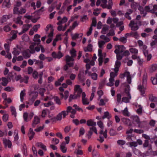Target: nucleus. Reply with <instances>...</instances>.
<instances>
[{
	"instance_id": "42",
	"label": "nucleus",
	"mask_w": 157,
	"mask_h": 157,
	"mask_svg": "<svg viewBox=\"0 0 157 157\" xmlns=\"http://www.w3.org/2000/svg\"><path fill=\"white\" fill-rule=\"evenodd\" d=\"M65 60L66 62H69L70 61H73L74 60L73 57L70 56L69 55H67L66 56Z\"/></svg>"
},
{
	"instance_id": "51",
	"label": "nucleus",
	"mask_w": 157,
	"mask_h": 157,
	"mask_svg": "<svg viewBox=\"0 0 157 157\" xmlns=\"http://www.w3.org/2000/svg\"><path fill=\"white\" fill-rule=\"evenodd\" d=\"M20 53V50H18L17 48H14L13 51L12 52L13 54L15 56L18 55Z\"/></svg>"
},
{
	"instance_id": "35",
	"label": "nucleus",
	"mask_w": 157,
	"mask_h": 157,
	"mask_svg": "<svg viewBox=\"0 0 157 157\" xmlns=\"http://www.w3.org/2000/svg\"><path fill=\"white\" fill-rule=\"evenodd\" d=\"M2 82L1 83L2 85L4 86H6L8 83V79L6 78L2 77Z\"/></svg>"
},
{
	"instance_id": "34",
	"label": "nucleus",
	"mask_w": 157,
	"mask_h": 157,
	"mask_svg": "<svg viewBox=\"0 0 157 157\" xmlns=\"http://www.w3.org/2000/svg\"><path fill=\"white\" fill-rule=\"evenodd\" d=\"M67 18L66 17H64L61 20L59 21L57 24L58 25H62V24L65 23L67 22Z\"/></svg>"
},
{
	"instance_id": "16",
	"label": "nucleus",
	"mask_w": 157,
	"mask_h": 157,
	"mask_svg": "<svg viewBox=\"0 0 157 157\" xmlns=\"http://www.w3.org/2000/svg\"><path fill=\"white\" fill-rule=\"evenodd\" d=\"M52 56L54 58L60 59L63 56V55L60 52H59L57 53L55 52H53L52 53Z\"/></svg>"
},
{
	"instance_id": "53",
	"label": "nucleus",
	"mask_w": 157,
	"mask_h": 157,
	"mask_svg": "<svg viewBox=\"0 0 157 157\" xmlns=\"http://www.w3.org/2000/svg\"><path fill=\"white\" fill-rule=\"evenodd\" d=\"M53 98L56 104L59 105H60L61 104L60 99L57 96L54 97Z\"/></svg>"
},
{
	"instance_id": "5",
	"label": "nucleus",
	"mask_w": 157,
	"mask_h": 157,
	"mask_svg": "<svg viewBox=\"0 0 157 157\" xmlns=\"http://www.w3.org/2000/svg\"><path fill=\"white\" fill-rule=\"evenodd\" d=\"M107 0H101V6L103 9L107 8L108 9H111L112 8L113 3L112 0H109L107 4Z\"/></svg>"
},
{
	"instance_id": "15",
	"label": "nucleus",
	"mask_w": 157,
	"mask_h": 157,
	"mask_svg": "<svg viewBox=\"0 0 157 157\" xmlns=\"http://www.w3.org/2000/svg\"><path fill=\"white\" fill-rule=\"evenodd\" d=\"M144 85H143V86H141L140 85L138 86V89L139 90V91L140 92L141 95L143 96H144V94L145 93V90L146 88L145 87H144Z\"/></svg>"
},
{
	"instance_id": "49",
	"label": "nucleus",
	"mask_w": 157,
	"mask_h": 157,
	"mask_svg": "<svg viewBox=\"0 0 157 157\" xmlns=\"http://www.w3.org/2000/svg\"><path fill=\"white\" fill-rule=\"evenodd\" d=\"M121 99V95L120 94H117V100L118 103H122Z\"/></svg>"
},
{
	"instance_id": "56",
	"label": "nucleus",
	"mask_w": 157,
	"mask_h": 157,
	"mask_svg": "<svg viewBox=\"0 0 157 157\" xmlns=\"http://www.w3.org/2000/svg\"><path fill=\"white\" fill-rule=\"evenodd\" d=\"M147 76L146 74H144L143 76V85H145L147 84Z\"/></svg>"
},
{
	"instance_id": "7",
	"label": "nucleus",
	"mask_w": 157,
	"mask_h": 157,
	"mask_svg": "<svg viewBox=\"0 0 157 157\" xmlns=\"http://www.w3.org/2000/svg\"><path fill=\"white\" fill-rule=\"evenodd\" d=\"M117 74L111 72L110 74V78L109 79V82L106 84V85L109 86H112L114 85V78L117 76Z\"/></svg>"
},
{
	"instance_id": "14",
	"label": "nucleus",
	"mask_w": 157,
	"mask_h": 157,
	"mask_svg": "<svg viewBox=\"0 0 157 157\" xmlns=\"http://www.w3.org/2000/svg\"><path fill=\"white\" fill-rule=\"evenodd\" d=\"M149 141L148 140H145L143 144V147L144 148L148 147L149 149L148 150L151 152L152 151V146L151 145H149Z\"/></svg>"
},
{
	"instance_id": "22",
	"label": "nucleus",
	"mask_w": 157,
	"mask_h": 157,
	"mask_svg": "<svg viewBox=\"0 0 157 157\" xmlns=\"http://www.w3.org/2000/svg\"><path fill=\"white\" fill-rule=\"evenodd\" d=\"M60 149L63 153H65L67 151V148L66 147V144L64 142H62L60 145Z\"/></svg>"
},
{
	"instance_id": "24",
	"label": "nucleus",
	"mask_w": 157,
	"mask_h": 157,
	"mask_svg": "<svg viewBox=\"0 0 157 157\" xmlns=\"http://www.w3.org/2000/svg\"><path fill=\"white\" fill-rule=\"evenodd\" d=\"M36 146L43 149L44 151H46L47 149L46 146L41 142H37L36 144Z\"/></svg>"
},
{
	"instance_id": "41",
	"label": "nucleus",
	"mask_w": 157,
	"mask_h": 157,
	"mask_svg": "<svg viewBox=\"0 0 157 157\" xmlns=\"http://www.w3.org/2000/svg\"><path fill=\"white\" fill-rule=\"evenodd\" d=\"M101 9L97 8L94 10L93 14L95 16H98L100 13Z\"/></svg>"
},
{
	"instance_id": "27",
	"label": "nucleus",
	"mask_w": 157,
	"mask_h": 157,
	"mask_svg": "<svg viewBox=\"0 0 157 157\" xmlns=\"http://www.w3.org/2000/svg\"><path fill=\"white\" fill-rule=\"evenodd\" d=\"M21 18L22 17L21 16L18 17L16 18H14V21L16 23L19 24L20 25H22L23 22L21 20Z\"/></svg>"
},
{
	"instance_id": "39",
	"label": "nucleus",
	"mask_w": 157,
	"mask_h": 157,
	"mask_svg": "<svg viewBox=\"0 0 157 157\" xmlns=\"http://www.w3.org/2000/svg\"><path fill=\"white\" fill-rule=\"evenodd\" d=\"M10 109L12 115L16 117L17 116V112L15 108L13 106H11L10 107Z\"/></svg>"
},
{
	"instance_id": "4",
	"label": "nucleus",
	"mask_w": 157,
	"mask_h": 157,
	"mask_svg": "<svg viewBox=\"0 0 157 157\" xmlns=\"http://www.w3.org/2000/svg\"><path fill=\"white\" fill-rule=\"evenodd\" d=\"M126 88L125 89L124 93L126 94L127 97H123L122 98V102L128 103L129 102L131 98V95L130 91V86L129 85H127Z\"/></svg>"
},
{
	"instance_id": "8",
	"label": "nucleus",
	"mask_w": 157,
	"mask_h": 157,
	"mask_svg": "<svg viewBox=\"0 0 157 157\" xmlns=\"http://www.w3.org/2000/svg\"><path fill=\"white\" fill-rule=\"evenodd\" d=\"M115 50L114 53L117 54V56L121 54L125 49V48L123 45H116L115 46Z\"/></svg>"
},
{
	"instance_id": "59",
	"label": "nucleus",
	"mask_w": 157,
	"mask_h": 157,
	"mask_svg": "<svg viewBox=\"0 0 157 157\" xmlns=\"http://www.w3.org/2000/svg\"><path fill=\"white\" fill-rule=\"evenodd\" d=\"M76 51L74 49H72L70 51V53L71 56L74 58L76 56Z\"/></svg>"
},
{
	"instance_id": "30",
	"label": "nucleus",
	"mask_w": 157,
	"mask_h": 157,
	"mask_svg": "<svg viewBox=\"0 0 157 157\" xmlns=\"http://www.w3.org/2000/svg\"><path fill=\"white\" fill-rule=\"evenodd\" d=\"M34 60L35 62V64L38 65L40 68H42L44 66L42 61L39 60H36L35 59H34Z\"/></svg>"
},
{
	"instance_id": "64",
	"label": "nucleus",
	"mask_w": 157,
	"mask_h": 157,
	"mask_svg": "<svg viewBox=\"0 0 157 157\" xmlns=\"http://www.w3.org/2000/svg\"><path fill=\"white\" fill-rule=\"evenodd\" d=\"M149 99L151 101L155 102L157 100V98L153 95H151L149 96Z\"/></svg>"
},
{
	"instance_id": "54",
	"label": "nucleus",
	"mask_w": 157,
	"mask_h": 157,
	"mask_svg": "<svg viewBox=\"0 0 157 157\" xmlns=\"http://www.w3.org/2000/svg\"><path fill=\"white\" fill-rule=\"evenodd\" d=\"M134 152L136 155L141 156L142 154V153L140 150L136 148H134Z\"/></svg>"
},
{
	"instance_id": "52",
	"label": "nucleus",
	"mask_w": 157,
	"mask_h": 157,
	"mask_svg": "<svg viewBox=\"0 0 157 157\" xmlns=\"http://www.w3.org/2000/svg\"><path fill=\"white\" fill-rule=\"evenodd\" d=\"M100 38L105 40V42H107L110 41V39L108 37L105 36L104 35H102L100 36Z\"/></svg>"
},
{
	"instance_id": "3",
	"label": "nucleus",
	"mask_w": 157,
	"mask_h": 157,
	"mask_svg": "<svg viewBox=\"0 0 157 157\" xmlns=\"http://www.w3.org/2000/svg\"><path fill=\"white\" fill-rule=\"evenodd\" d=\"M141 25V22L140 21H136L135 20H131L129 24V26L131 29L133 31L137 30L139 27Z\"/></svg>"
},
{
	"instance_id": "21",
	"label": "nucleus",
	"mask_w": 157,
	"mask_h": 157,
	"mask_svg": "<svg viewBox=\"0 0 157 157\" xmlns=\"http://www.w3.org/2000/svg\"><path fill=\"white\" fill-rule=\"evenodd\" d=\"M3 143L5 147L7 146L9 148H11L12 146V143L11 141L9 140L4 139L3 140Z\"/></svg>"
},
{
	"instance_id": "60",
	"label": "nucleus",
	"mask_w": 157,
	"mask_h": 157,
	"mask_svg": "<svg viewBox=\"0 0 157 157\" xmlns=\"http://www.w3.org/2000/svg\"><path fill=\"white\" fill-rule=\"evenodd\" d=\"M138 109L137 110V112L138 114H141L142 111V107L140 105H139L137 106Z\"/></svg>"
},
{
	"instance_id": "37",
	"label": "nucleus",
	"mask_w": 157,
	"mask_h": 157,
	"mask_svg": "<svg viewBox=\"0 0 157 157\" xmlns=\"http://www.w3.org/2000/svg\"><path fill=\"white\" fill-rule=\"evenodd\" d=\"M10 4V0H5L2 6V8L8 7Z\"/></svg>"
},
{
	"instance_id": "44",
	"label": "nucleus",
	"mask_w": 157,
	"mask_h": 157,
	"mask_svg": "<svg viewBox=\"0 0 157 157\" xmlns=\"http://www.w3.org/2000/svg\"><path fill=\"white\" fill-rule=\"evenodd\" d=\"M130 52L132 54H137L138 53V50L135 48H131L129 49Z\"/></svg>"
},
{
	"instance_id": "45",
	"label": "nucleus",
	"mask_w": 157,
	"mask_h": 157,
	"mask_svg": "<svg viewBox=\"0 0 157 157\" xmlns=\"http://www.w3.org/2000/svg\"><path fill=\"white\" fill-rule=\"evenodd\" d=\"M43 75V71L40 72L39 75V79L38 80V82L39 84H41L42 83V76Z\"/></svg>"
},
{
	"instance_id": "46",
	"label": "nucleus",
	"mask_w": 157,
	"mask_h": 157,
	"mask_svg": "<svg viewBox=\"0 0 157 157\" xmlns=\"http://www.w3.org/2000/svg\"><path fill=\"white\" fill-rule=\"evenodd\" d=\"M121 112L123 114L124 116H129V113L127 107H126Z\"/></svg>"
},
{
	"instance_id": "63",
	"label": "nucleus",
	"mask_w": 157,
	"mask_h": 157,
	"mask_svg": "<svg viewBox=\"0 0 157 157\" xmlns=\"http://www.w3.org/2000/svg\"><path fill=\"white\" fill-rule=\"evenodd\" d=\"M13 12L14 14H19V10L18 7L15 6L14 8Z\"/></svg>"
},
{
	"instance_id": "20",
	"label": "nucleus",
	"mask_w": 157,
	"mask_h": 157,
	"mask_svg": "<svg viewBox=\"0 0 157 157\" xmlns=\"http://www.w3.org/2000/svg\"><path fill=\"white\" fill-rule=\"evenodd\" d=\"M32 27L31 24H26L23 25L22 28L23 32L25 33L29 29Z\"/></svg>"
},
{
	"instance_id": "43",
	"label": "nucleus",
	"mask_w": 157,
	"mask_h": 157,
	"mask_svg": "<svg viewBox=\"0 0 157 157\" xmlns=\"http://www.w3.org/2000/svg\"><path fill=\"white\" fill-rule=\"evenodd\" d=\"M151 5L147 6H145L144 7V10L145 12H150L151 13H152V12H153V10H152L151 9Z\"/></svg>"
},
{
	"instance_id": "9",
	"label": "nucleus",
	"mask_w": 157,
	"mask_h": 157,
	"mask_svg": "<svg viewBox=\"0 0 157 157\" xmlns=\"http://www.w3.org/2000/svg\"><path fill=\"white\" fill-rule=\"evenodd\" d=\"M82 93V90L79 85H75L74 88V93L76 98H80L81 94Z\"/></svg>"
},
{
	"instance_id": "40",
	"label": "nucleus",
	"mask_w": 157,
	"mask_h": 157,
	"mask_svg": "<svg viewBox=\"0 0 157 157\" xmlns=\"http://www.w3.org/2000/svg\"><path fill=\"white\" fill-rule=\"evenodd\" d=\"M59 115V113L57 115L56 117H51L50 119V121H52V122H53L56 121L57 120L60 121L61 120L62 117H62L63 115L62 114H61V119L60 120H59V118L58 117Z\"/></svg>"
},
{
	"instance_id": "17",
	"label": "nucleus",
	"mask_w": 157,
	"mask_h": 157,
	"mask_svg": "<svg viewBox=\"0 0 157 157\" xmlns=\"http://www.w3.org/2000/svg\"><path fill=\"white\" fill-rule=\"evenodd\" d=\"M11 16L9 15H3L1 19L0 22L2 24H3L7 21L11 17Z\"/></svg>"
},
{
	"instance_id": "32",
	"label": "nucleus",
	"mask_w": 157,
	"mask_h": 157,
	"mask_svg": "<svg viewBox=\"0 0 157 157\" xmlns=\"http://www.w3.org/2000/svg\"><path fill=\"white\" fill-rule=\"evenodd\" d=\"M25 90L24 89L23 90H22L20 94V100L21 102H23V101L24 100V97L25 96L26 93H25Z\"/></svg>"
},
{
	"instance_id": "29",
	"label": "nucleus",
	"mask_w": 157,
	"mask_h": 157,
	"mask_svg": "<svg viewBox=\"0 0 157 157\" xmlns=\"http://www.w3.org/2000/svg\"><path fill=\"white\" fill-rule=\"evenodd\" d=\"M111 117V115L108 112H105L104 113V115L102 117V119H104L106 118L108 120L110 119Z\"/></svg>"
},
{
	"instance_id": "62",
	"label": "nucleus",
	"mask_w": 157,
	"mask_h": 157,
	"mask_svg": "<svg viewBox=\"0 0 157 157\" xmlns=\"http://www.w3.org/2000/svg\"><path fill=\"white\" fill-rule=\"evenodd\" d=\"M97 24V20L96 17H93L92 19V22L91 26H96Z\"/></svg>"
},
{
	"instance_id": "38",
	"label": "nucleus",
	"mask_w": 157,
	"mask_h": 157,
	"mask_svg": "<svg viewBox=\"0 0 157 157\" xmlns=\"http://www.w3.org/2000/svg\"><path fill=\"white\" fill-rule=\"evenodd\" d=\"M138 9L140 10V14L143 15V17H144L146 16L147 14V13L145 12V10H144L142 6H139V8Z\"/></svg>"
},
{
	"instance_id": "50",
	"label": "nucleus",
	"mask_w": 157,
	"mask_h": 157,
	"mask_svg": "<svg viewBox=\"0 0 157 157\" xmlns=\"http://www.w3.org/2000/svg\"><path fill=\"white\" fill-rule=\"evenodd\" d=\"M82 33H76L72 36V39L73 40H75L79 36H80V37H82Z\"/></svg>"
},
{
	"instance_id": "11",
	"label": "nucleus",
	"mask_w": 157,
	"mask_h": 157,
	"mask_svg": "<svg viewBox=\"0 0 157 157\" xmlns=\"http://www.w3.org/2000/svg\"><path fill=\"white\" fill-rule=\"evenodd\" d=\"M29 95L31 100L34 101L37 98L38 93L35 91H31L29 93Z\"/></svg>"
},
{
	"instance_id": "25",
	"label": "nucleus",
	"mask_w": 157,
	"mask_h": 157,
	"mask_svg": "<svg viewBox=\"0 0 157 157\" xmlns=\"http://www.w3.org/2000/svg\"><path fill=\"white\" fill-rule=\"evenodd\" d=\"M98 76L97 74L96 73H89V76H90L92 79L94 80H96L97 79Z\"/></svg>"
},
{
	"instance_id": "19",
	"label": "nucleus",
	"mask_w": 157,
	"mask_h": 157,
	"mask_svg": "<svg viewBox=\"0 0 157 157\" xmlns=\"http://www.w3.org/2000/svg\"><path fill=\"white\" fill-rule=\"evenodd\" d=\"M121 62L117 60L115 63V68L114 69V73H117V72L119 71V68L121 65Z\"/></svg>"
},
{
	"instance_id": "47",
	"label": "nucleus",
	"mask_w": 157,
	"mask_h": 157,
	"mask_svg": "<svg viewBox=\"0 0 157 157\" xmlns=\"http://www.w3.org/2000/svg\"><path fill=\"white\" fill-rule=\"evenodd\" d=\"M109 134L111 136H114L118 134L117 132L114 129L111 128L109 131Z\"/></svg>"
},
{
	"instance_id": "12",
	"label": "nucleus",
	"mask_w": 157,
	"mask_h": 157,
	"mask_svg": "<svg viewBox=\"0 0 157 157\" xmlns=\"http://www.w3.org/2000/svg\"><path fill=\"white\" fill-rule=\"evenodd\" d=\"M130 55V53L128 50H126L123 53L117 56V60H121L124 56H128Z\"/></svg>"
},
{
	"instance_id": "10",
	"label": "nucleus",
	"mask_w": 157,
	"mask_h": 157,
	"mask_svg": "<svg viewBox=\"0 0 157 157\" xmlns=\"http://www.w3.org/2000/svg\"><path fill=\"white\" fill-rule=\"evenodd\" d=\"M30 51V49L29 48V49H26L22 52V55L25 58H29L31 56V54H33L31 53Z\"/></svg>"
},
{
	"instance_id": "55",
	"label": "nucleus",
	"mask_w": 157,
	"mask_h": 157,
	"mask_svg": "<svg viewBox=\"0 0 157 157\" xmlns=\"http://www.w3.org/2000/svg\"><path fill=\"white\" fill-rule=\"evenodd\" d=\"M105 42L104 41L99 40L98 41V44L99 48H102L103 46L105 44Z\"/></svg>"
},
{
	"instance_id": "1",
	"label": "nucleus",
	"mask_w": 157,
	"mask_h": 157,
	"mask_svg": "<svg viewBox=\"0 0 157 157\" xmlns=\"http://www.w3.org/2000/svg\"><path fill=\"white\" fill-rule=\"evenodd\" d=\"M40 36L39 34H36L34 36L33 39V42L31 43L29 46L31 53H35L36 51L38 52L40 51V48L38 46L40 44Z\"/></svg>"
},
{
	"instance_id": "33",
	"label": "nucleus",
	"mask_w": 157,
	"mask_h": 157,
	"mask_svg": "<svg viewBox=\"0 0 157 157\" xmlns=\"http://www.w3.org/2000/svg\"><path fill=\"white\" fill-rule=\"evenodd\" d=\"M157 69V65L156 64H153L149 66V70L151 72H153Z\"/></svg>"
},
{
	"instance_id": "36",
	"label": "nucleus",
	"mask_w": 157,
	"mask_h": 157,
	"mask_svg": "<svg viewBox=\"0 0 157 157\" xmlns=\"http://www.w3.org/2000/svg\"><path fill=\"white\" fill-rule=\"evenodd\" d=\"M104 57H105V56L106 54L105 53H104ZM99 57L98 59V62H99V66H101L102 65V62H103V54H101V56H98Z\"/></svg>"
},
{
	"instance_id": "23",
	"label": "nucleus",
	"mask_w": 157,
	"mask_h": 157,
	"mask_svg": "<svg viewBox=\"0 0 157 157\" xmlns=\"http://www.w3.org/2000/svg\"><path fill=\"white\" fill-rule=\"evenodd\" d=\"M122 120L125 124H127L129 126H132V124L131 123L129 119L124 118L122 119Z\"/></svg>"
},
{
	"instance_id": "6",
	"label": "nucleus",
	"mask_w": 157,
	"mask_h": 157,
	"mask_svg": "<svg viewBox=\"0 0 157 157\" xmlns=\"http://www.w3.org/2000/svg\"><path fill=\"white\" fill-rule=\"evenodd\" d=\"M132 120V124H133L134 126H136V124H138V126L139 128H142V126L141 125V123L142 122L140 121V119L137 116H133L130 117Z\"/></svg>"
},
{
	"instance_id": "61",
	"label": "nucleus",
	"mask_w": 157,
	"mask_h": 157,
	"mask_svg": "<svg viewBox=\"0 0 157 157\" xmlns=\"http://www.w3.org/2000/svg\"><path fill=\"white\" fill-rule=\"evenodd\" d=\"M132 4H131V7L132 9H136L137 6L138 4V3L136 2H132Z\"/></svg>"
},
{
	"instance_id": "48",
	"label": "nucleus",
	"mask_w": 157,
	"mask_h": 157,
	"mask_svg": "<svg viewBox=\"0 0 157 157\" xmlns=\"http://www.w3.org/2000/svg\"><path fill=\"white\" fill-rule=\"evenodd\" d=\"M92 50V45L91 44H88L87 47L84 49V51L85 52H90Z\"/></svg>"
},
{
	"instance_id": "2",
	"label": "nucleus",
	"mask_w": 157,
	"mask_h": 157,
	"mask_svg": "<svg viewBox=\"0 0 157 157\" xmlns=\"http://www.w3.org/2000/svg\"><path fill=\"white\" fill-rule=\"evenodd\" d=\"M71 113L72 114H75L76 113V110L72 109V107L69 106L67 108L66 111H63L59 113V115L58 116L59 118V120L61 119V114L63 115V118H65L66 115L68 114V113Z\"/></svg>"
},
{
	"instance_id": "31",
	"label": "nucleus",
	"mask_w": 157,
	"mask_h": 157,
	"mask_svg": "<svg viewBox=\"0 0 157 157\" xmlns=\"http://www.w3.org/2000/svg\"><path fill=\"white\" fill-rule=\"evenodd\" d=\"M125 76L127 77V80L129 84H130L131 82V77L130 73L128 71H126L125 72Z\"/></svg>"
},
{
	"instance_id": "57",
	"label": "nucleus",
	"mask_w": 157,
	"mask_h": 157,
	"mask_svg": "<svg viewBox=\"0 0 157 157\" xmlns=\"http://www.w3.org/2000/svg\"><path fill=\"white\" fill-rule=\"evenodd\" d=\"M117 144L119 145L122 146L124 145L126 143L125 141L123 140H118L117 141Z\"/></svg>"
},
{
	"instance_id": "18",
	"label": "nucleus",
	"mask_w": 157,
	"mask_h": 157,
	"mask_svg": "<svg viewBox=\"0 0 157 157\" xmlns=\"http://www.w3.org/2000/svg\"><path fill=\"white\" fill-rule=\"evenodd\" d=\"M133 13V10L131 9H129L124 14V17L128 20H131V17L130 16Z\"/></svg>"
},
{
	"instance_id": "13",
	"label": "nucleus",
	"mask_w": 157,
	"mask_h": 157,
	"mask_svg": "<svg viewBox=\"0 0 157 157\" xmlns=\"http://www.w3.org/2000/svg\"><path fill=\"white\" fill-rule=\"evenodd\" d=\"M40 118L37 116H35L33 120L32 123V126L33 128H35L36 124L40 123Z\"/></svg>"
},
{
	"instance_id": "26",
	"label": "nucleus",
	"mask_w": 157,
	"mask_h": 157,
	"mask_svg": "<svg viewBox=\"0 0 157 157\" xmlns=\"http://www.w3.org/2000/svg\"><path fill=\"white\" fill-rule=\"evenodd\" d=\"M35 135V133L33 132V129L32 128H30L28 133L29 140H31L33 138Z\"/></svg>"
},
{
	"instance_id": "58",
	"label": "nucleus",
	"mask_w": 157,
	"mask_h": 157,
	"mask_svg": "<svg viewBox=\"0 0 157 157\" xmlns=\"http://www.w3.org/2000/svg\"><path fill=\"white\" fill-rule=\"evenodd\" d=\"M129 144L130 147H135L138 146L137 142L136 141L131 142L129 143Z\"/></svg>"
},
{
	"instance_id": "28",
	"label": "nucleus",
	"mask_w": 157,
	"mask_h": 157,
	"mask_svg": "<svg viewBox=\"0 0 157 157\" xmlns=\"http://www.w3.org/2000/svg\"><path fill=\"white\" fill-rule=\"evenodd\" d=\"M87 125L89 126H95L96 125V123L92 119H90L87 120Z\"/></svg>"
}]
</instances>
